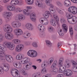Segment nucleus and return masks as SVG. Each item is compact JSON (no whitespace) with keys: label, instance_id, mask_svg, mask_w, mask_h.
Wrapping results in <instances>:
<instances>
[{"label":"nucleus","instance_id":"774afa93","mask_svg":"<svg viewBox=\"0 0 77 77\" xmlns=\"http://www.w3.org/2000/svg\"><path fill=\"white\" fill-rule=\"evenodd\" d=\"M63 76L62 74H59L57 75V77H62Z\"/></svg>","mask_w":77,"mask_h":77},{"label":"nucleus","instance_id":"39448f33","mask_svg":"<svg viewBox=\"0 0 77 77\" xmlns=\"http://www.w3.org/2000/svg\"><path fill=\"white\" fill-rule=\"evenodd\" d=\"M27 55L30 57H35L37 56V52L35 50H31L29 51L27 53Z\"/></svg>","mask_w":77,"mask_h":77},{"label":"nucleus","instance_id":"338daca9","mask_svg":"<svg viewBox=\"0 0 77 77\" xmlns=\"http://www.w3.org/2000/svg\"><path fill=\"white\" fill-rule=\"evenodd\" d=\"M58 6H60V7H62V6H63V4L62 3V2H60V4H59V5H58Z\"/></svg>","mask_w":77,"mask_h":77},{"label":"nucleus","instance_id":"c756f323","mask_svg":"<svg viewBox=\"0 0 77 77\" xmlns=\"http://www.w3.org/2000/svg\"><path fill=\"white\" fill-rule=\"evenodd\" d=\"M32 63L31 62H28L27 63V65L25 66V68H24L25 69H26V70H29L30 69V65H32Z\"/></svg>","mask_w":77,"mask_h":77},{"label":"nucleus","instance_id":"ddd939ff","mask_svg":"<svg viewBox=\"0 0 77 77\" xmlns=\"http://www.w3.org/2000/svg\"><path fill=\"white\" fill-rule=\"evenodd\" d=\"M14 32L15 34L17 36L21 35L23 33V32L22 29L18 28L15 29L14 31Z\"/></svg>","mask_w":77,"mask_h":77},{"label":"nucleus","instance_id":"5fc2aeb1","mask_svg":"<svg viewBox=\"0 0 77 77\" xmlns=\"http://www.w3.org/2000/svg\"><path fill=\"white\" fill-rule=\"evenodd\" d=\"M33 2H34L33 0H31L29 2V3H28V5H32V4L33 3Z\"/></svg>","mask_w":77,"mask_h":77},{"label":"nucleus","instance_id":"72a5a7b5","mask_svg":"<svg viewBox=\"0 0 77 77\" xmlns=\"http://www.w3.org/2000/svg\"><path fill=\"white\" fill-rule=\"evenodd\" d=\"M53 16L54 19L56 20L57 22V24H58L59 23H58V22L59 21V19L58 18V16L56 14H53Z\"/></svg>","mask_w":77,"mask_h":77},{"label":"nucleus","instance_id":"c85d7f7f","mask_svg":"<svg viewBox=\"0 0 77 77\" xmlns=\"http://www.w3.org/2000/svg\"><path fill=\"white\" fill-rule=\"evenodd\" d=\"M35 17V14L34 13H32L31 14L30 16V18L32 21H35L36 18H34Z\"/></svg>","mask_w":77,"mask_h":77},{"label":"nucleus","instance_id":"a878e982","mask_svg":"<svg viewBox=\"0 0 77 77\" xmlns=\"http://www.w3.org/2000/svg\"><path fill=\"white\" fill-rule=\"evenodd\" d=\"M54 29L52 26H50L48 28V31L49 33H52L54 32Z\"/></svg>","mask_w":77,"mask_h":77},{"label":"nucleus","instance_id":"09e8293b","mask_svg":"<svg viewBox=\"0 0 77 77\" xmlns=\"http://www.w3.org/2000/svg\"><path fill=\"white\" fill-rule=\"evenodd\" d=\"M58 32L60 36H63V34L62 32V30L61 29H58Z\"/></svg>","mask_w":77,"mask_h":77},{"label":"nucleus","instance_id":"79ce46f5","mask_svg":"<svg viewBox=\"0 0 77 77\" xmlns=\"http://www.w3.org/2000/svg\"><path fill=\"white\" fill-rule=\"evenodd\" d=\"M50 22H51V23L52 24L53 26H56V24H57L56 22L55 21H54L52 19L50 20Z\"/></svg>","mask_w":77,"mask_h":77},{"label":"nucleus","instance_id":"4c0bfd02","mask_svg":"<svg viewBox=\"0 0 77 77\" xmlns=\"http://www.w3.org/2000/svg\"><path fill=\"white\" fill-rule=\"evenodd\" d=\"M14 44H19L20 43V40L18 39H14L12 41Z\"/></svg>","mask_w":77,"mask_h":77},{"label":"nucleus","instance_id":"393cba45","mask_svg":"<svg viewBox=\"0 0 77 77\" xmlns=\"http://www.w3.org/2000/svg\"><path fill=\"white\" fill-rule=\"evenodd\" d=\"M12 13L10 12H6L4 13L3 14V17L5 18H7V17H10V16L12 15Z\"/></svg>","mask_w":77,"mask_h":77},{"label":"nucleus","instance_id":"a211bd4d","mask_svg":"<svg viewBox=\"0 0 77 77\" xmlns=\"http://www.w3.org/2000/svg\"><path fill=\"white\" fill-rule=\"evenodd\" d=\"M75 22V23H77V18L75 16L73 17L71 19L68 20V22L70 24H73L72 22Z\"/></svg>","mask_w":77,"mask_h":77},{"label":"nucleus","instance_id":"69168bd1","mask_svg":"<svg viewBox=\"0 0 77 77\" xmlns=\"http://www.w3.org/2000/svg\"><path fill=\"white\" fill-rule=\"evenodd\" d=\"M36 75L38 77L39 76H40L41 75V73L40 72H38L37 73Z\"/></svg>","mask_w":77,"mask_h":77},{"label":"nucleus","instance_id":"13d9d810","mask_svg":"<svg viewBox=\"0 0 77 77\" xmlns=\"http://www.w3.org/2000/svg\"><path fill=\"white\" fill-rule=\"evenodd\" d=\"M72 65H73V66H75L76 65H77V63L75 62L74 61H73L72 62Z\"/></svg>","mask_w":77,"mask_h":77},{"label":"nucleus","instance_id":"473e14b6","mask_svg":"<svg viewBox=\"0 0 77 77\" xmlns=\"http://www.w3.org/2000/svg\"><path fill=\"white\" fill-rule=\"evenodd\" d=\"M23 57V55L22 54H19L16 56V59L17 60H20Z\"/></svg>","mask_w":77,"mask_h":77},{"label":"nucleus","instance_id":"49530a36","mask_svg":"<svg viewBox=\"0 0 77 77\" xmlns=\"http://www.w3.org/2000/svg\"><path fill=\"white\" fill-rule=\"evenodd\" d=\"M23 59L25 63H28L29 60V58L27 57L24 58Z\"/></svg>","mask_w":77,"mask_h":77},{"label":"nucleus","instance_id":"9b49d317","mask_svg":"<svg viewBox=\"0 0 77 77\" xmlns=\"http://www.w3.org/2000/svg\"><path fill=\"white\" fill-rule=\"evenodd\" d=\"M7 32L5 34V37L8 40L12 39L14 38V34L12 33Z\"/></svg>","mask_w":77,"mask_h":77},{"label":"nucleus","instance_id":"0e129e2a","mask_svg":"<svg viewBox=\"0 0 77 77\" xmlns=\"http://www.w3.org/2000/svg\"><path fill=\"white\" fill-rule=\"evenodd\" d=\"M71 1L74 3H77V0H71Z\"/></svg>","mask_w":77,"mask_h":77},{"label":"nucleus","instance_id":"58836bf2","mask_svg":"<svg viewBox=\"0 0 77 77\" xmlns=\"http://www.w3.org/2000/svg\"><path fill=\"white\" fill-rule=\"evenodd\" d=\"M51 72L53 74H56L57 72V71H58V69L57 68H55V69L51 70Z\"/></svg>","mask_w":77,"mask_h":77},{"label":"nucleus","instance_id":"2eb2a0df","mask_svg":"<svg viewBox=\"0 0 77 77\" xmlns=\"http://www.w3.org/2000/svg\"><path fill=\"white\" fill-rule=\"evenodd\" d=\"M26 28L30 31H32L33 30V26L32 24L30 23H27L25 25Z\"/></svg>","mask_w":77,"mask_h":77},{"label":"nucleus","instance_id":"0eeeda50","mask_svg":"<svg viewBox=\"0 0 77 77\" xmlns=\"http://www.w3.org/2000/svg\"><path fill=\"white\" fill-rule=\"evenodd\" d=\"M11 74L14 77H20V74H18V71L16 69H12L11 70Z\"/></svg>","mask_w":77,"mask_h":77},{"label":"nucleus","instance_id":"7ed1b4c3","mask_svg":"<svg viewBox=\"0 0 77 77\" xmlns=\"http://www.w3.org/2000/svg\"><path fill=\"white\" fill-rule=\"evenodd\" d=\"M3 44L4 46L7 47L11 50H13L14 49L15 45L12 42H7L5 41L3 42Z\"/></svg>","mask_w":77,"mask_h":77},{"label":"nucleus","instance_id":"603ef678","mask_svg":"<svg viewBox=\"0 0 77 77\" xmlns=\"http://www.w3.org/2000/svg\"><path fill=\"white\" fill-rule=\"evenodd\" d=\"M60 21L61 23H66V21L65 20L64 18H61L60 19Z\"/></svg>","mask_w":77,"mask_h":77},{"label":"nucleus","instance_id":"37998d69","mask_svg":"<svg viewBox=\"0 0 77 77\" xmlns=\"http://www.w3.org/2000/svg\"><path fill=\"white\" fill-rule=\"evenodd\" d=\"M11 5H17V0H12L10 2Z\"/></svg>","mask_w":77,"mask_h":77},{"label":"nucleus","instance_id":"c03bdc74","mask_svg":"<svg viewBox=\"0 0 77 77\" xmlns=\"http://www.w3.org/2000/svg\"><path fill=\"white\" fill-rule=\"evenodd\" d=\"M46 36V34L44 32H42L39 34V36L41 38H44Z\"/></svg>","mask_w":77,"mask_h":77},{"label":"nucleus","instance_id":"e433bc0d","mask_svg":"<svg viewBox=\"0 0 77 77\" xmlns=\"http://www.w3.org/2000/svg\"><path fill=\"white\" fill-rule=\"evenodd\" d=\"M56 11H57V12L60 15H62V14H63V12L62 10L60 8H56Z\"/></svg>","mask_w":77,"mask_h":77},{"label":"nucleus","instance_id":"8fccbe9b","mask_svg":"<svg viewBox=\"0 0 77 77\" xmlns=\"http://www.w3.org/2000/svg\"><path fill=\"white\" fill-rule=\"evenodd\" d=\"M32 45L33 47L35 48H37V47H38V44H37V43L36 42H33L32 43Z\"/></svg>","mask_w":77,"mask_h":77},{"label":"nucleus","instance_id":"9d476101","mask_svg":"<svg viewBox=\"0 0 77 77\" xmlns=\"http://www.w3.org/2000/svg\"><path fill=\"white\" fill-rule=\"evenodd\" d=\"M25 16L23 14H18L15 17L16 20L17 21H23L25 20Z\"/></svg>","mask_w":77,"mask_h":77},{"label":"nucleus","instance_id":"ea45409f","mask_svg":"<svg viewBox=\"0 0 77 77\" xmlns=\"http://www.w3.org/2000/svg\"><path fill=\"white\" fill-rule=\"evenodd\" d=\"M16 2L17 5H23V0H17Z\"/></svg>","mask_w":77,"mask_h":77},{"label":"nucleus","instance_id":"680f3d73","mask_svg":"<svg viewBox=\"0 0 77 77\" xmlns=\"http://www.w3.org/2000/svg\"><path fill=\"white\" fill-rule=\"evenodd\" d=\"M69 32H71L73 31V29H72V26H70L69 28Z\"/></svg>","mask_w":77,"mask_h":77},{"label":"nucleus","instance_id":"4468645a","mask_svg":"<svg viewBox=\"0 0 77 77\" xmlns=\"http://www.w3.org/2000/svg\"><path fill=\"white\" fill-rule=\"evenodd\" d=\"M24 45L23 44H20L18 45L16 48V51L20 52L23 50L24 48Z\"/></svg>","mask_w":77,"mask_h":77},{"label":"nucleus","instance_id":"2f4dec72","mask_svg":"<svg viewBox=\"0 0 77 77\" xmlns=\"http://www.w3.org/2000/svg\"><path fill=\"white\" fill-rule=\"evenodd\" d=\"M49 15H51V17H52V15H51V14H50V12L48 11H45V13L44 16L45 18H48V17H49Z\"/></svg>","mask_w":77,"mask_h":77},{"label":"nucleus","instance_id":"4be33fe9","mask_svg":"<svg viewBox=\"0 0 77 77\" xmlns=\"http://www.w3.org/2000/svg\"><path fill=\"white\" fill-rule=\"evenodd\" d=\"M35 4L36 6L39 8L42 7L43 5V4L39 0L36 1Z\"/></svg>","mask_w":77,"mask_h":77},{"label":"nucleus","instance_id":"4d7b16f0","mask_svg":"<svg viewBox=\"0 0 77 77\" xmlns=\"http://www.w3.org/2000/svg\"><path fill=\"white\" fill-rule=\"evenodd\" d=\"M20 63L21 64H24V63H24V60H23V59L22 60H20Z\"/></svg>","mask_w":77,"mask_h":77},{"label":"nucleus","instance_id":"3c124183","mask_svg":"<svg viewBox=\"0 0 77 77\" xmlns=\"http://www.w3.org/2000/svg\"><path fill=\"white\" fill-rule=\"evenodd\" d=\"M72 70V71H73V72H77V66H73Z\"/></svg>","mask_w":77,"mask_h":77},{"label":"nucleus","instance_id":"c9c22d12","mask_svg":"<svg viewBox=\"0 0 77 77\" xmlns=\"http://www.w3.org/2000/svg\"><path fill=\"white\" fill-rule=\"evenodd\" d=\"M0 49L2 51H6V48L3 45V44H0Z\"/></svg>","mask_w":77,"mask_h":77},{"label":"nucleus","instance_id":"1a4fd4ad","mask_svg":"<svg viewBox=\"0 0 77 77\" xmlns=\"http://www.w3.org/2000/svg\"><path fill=\"white\" fill-rule=\"evenodd\" d=\"M4 30L7 33H11L12 32V28L9 25L6 24L4 28Z\"/></svg>","mask_w":77,"mask_h":77},{"label":"nucleus","instance_id":"7c9ffc66","mask_svg":"<svg viewBox=\"0 0 77 77\" xmlns=\"http://www.w3.org/2000/svg\"><path fill=\"white\" fill-rule=\"evenodd\" d=\"M62 26L64 32H67V31H68V27H67V25L65 24H63L62 25Z\"/></svg>","mask_w":77,"mask_h":77},{"label":"nucleus","instance_id":"423d86ee","mask_svg":"<svg viewBox=\"0 0 77 77\" xmlns=\"http://www.w3.org/2000/svg\"><path fill=\"white\" fill-rule=\"evenodd\" d=\"M5 68L4 69L3 68L0 67V74H2L4 73V70L6 72H7L9 71V65L7 64L4 66Z\"/></svg>","mask_w":77,"mask_h":77},{"label":"nucleus","instance_id":"b1692460","mask_svg":"<svg viewBox=\"0 0 77 77\" xmlns=\"http://www.w3.org/2000/svg\"><path fill=\"white\" fill-rule=\"evenodd\" d=\"M30 36H31V33L26 31L24 32V34L23 35V36L24 38H28L30 37Z\"/></svg>","mask_w":77,"mask_h":77},{"label":"nucleus","instance_id":"f704fd0d","mask_svg":"<svg viewBox=\"0 0 77 77\" xmlns=\"http://www.w3.org/2000/svg\"><path fill=\"white\" fill-rule=\"evenodd\" d=\"M57 61H55L54 63H53L51 66V68L53 69V68H56V66H57Z\"/></svg>","mask_w":77,"mask_h":77},{"label":"nucleus","instance_id":"cd10ccee","mask_svg":"<svg viewBox=\"0 0 77 77\" xmlns=\"http://www.w3.org/2000/svg\"><path fill=\"white\" fill-rule=\"evenodd\" d=\"M23 13L26 15H30V11L27 9H25L23 10Z\"/></svg>","mask_w":77,"mask_h":77},{"label":"nucleus","instance_id":"20e7f679","mask_svg":"<svg viewBox=\"0 0 77 77\" xmlns=\"http://www.w3.org/2000/svg\"><path fill=\"white\" fill-rule=\"evenodd\" d=\"M63 58H61L59 60L58 66L60 67L59 69V71L60 72H64L65 71V68L63 67Z\"/></svg>","mask_w":77,"mask_h":77},{"label":"nucleus","instance_id":"5701e85b","mask_svg":"<svg viewBox=\"0 0 77 77\" xmlns=\"http://www.w3.org/2000/svg\"><path fill=\"white\" fill-rule=\"evenodd\" d=\"M7 9L9 11H14L15 9V7L13 6L9 5L7 7Z\"/></svg>","mask_w":77,"mask_h":77},{"label":"nucleus","instance_id":"de8ad7c7","mask_svg":"<svg viewBox=\"0 0 77 77\" xmlns=\"http://www.w3.org/2000/svg\"><path fill=\"white\" fill-rule=\"evenodd\" d=\"M46 45L47 46H48V47H50L51 45H52V44H51V43L48 40H46Z\"/></svg>","mask_w":77,"mask_h":77},{"label":"nucleus","instance_id":"e2e57ef3","mask_svg":"<svg viewBox=\"0 0 77 77\" xmlns=\"http://www.w3.org/2000/svg\"><path fill=\"white\" fill-rule=\"evenodd\" d=\"M3 6L0 5V12H1V11H3Z\"/></svg>","mask_w":77,"mask_h":77},{"label":"nucleus","instance_id":"f3484780","mask_svg":"<svg viewBox=\"0 0 77 77\" xmlns=\"http://www.w3.org/2000/svg\"><path fill=\"white\" fill-rule=\"evenodd\" d=\"M64 73L67 75V76H70L72 74V72L69 69L65 70L64 71Z\"/></svg>","mask_w":77,"mask_h":77},{"label":"nucleus","instance_id":"bb28decb","mask_svg":"<svg viewBox=\"0 0 77 77\" xmlns=\"http://www.w3.org/2000/svg\"><path fill=\"white\" fill-rule=\"evenodd\" d=\"M50 2H51L52 1V0H45V3L46 5H47V6H50V8H53L54 7V6L53 5L50 4Z\"/></svg>","mask_w":77,"mask_h":77},{"label":"nucleus","instance_id":"412c9836","mask_svg":"<svg viewBox=\"0 0 77 77\" xmlns=\"http://www.w3.org/2000/svg\"><path fill=\"white\" fill-rule=\"evenodd\" d=\"M64 5L65 6L69 7L71 5V3L69 0H66L64 2Z\"/></svg>","mask_w":77,"mask_h":77},{"label":"nucleus","instance_id":"6e6d98bb","mask_svg":"<svg viewBox=\"0 0 77 77\" xmlns=\"http://www.w3.org/2000/svg\"><path fill=\"white\" fill-rule=\"evenodd\" d=\"M13 65L14 67H17L18 66V64H17V63L16 62H14Z\"/></svg>","mask_w":77,"mask_h":77},{"label":"nucleus","instance_id":"f8f14e48","mask_svg":"<svg viewBox=\"0 0 77 77\" xmlns=\"http://www.w3.org/2000/svg\"><path fill=\"white\" fill-rule=\"evenodd\" d=\"M12 25L14 28H18L21 26V24L20 22L14 21L12 23Z\"/></svg>","mask_w":77,"mask_h":77},{"label":"nucleus","instance_id":"f257e3e1","mask_svg":"<svg viewBox=\"0 0 77 77\" xmlns=\"http://www.w3.org/2000/svg\"><path fill=\"white\" fill-rule=\"evenodd\" d=\"M4 56L5 57L6 59L8 62L11 63L14 61V59L12 56L9 55H6L5 54V53L3 51H0V57H2V58H0V60H3V57H4Z\"/></svg>","mask_w":77,"mask_h":77},{"label":"nucleus","instance_id":"a19ab883","mask_svg":"<svg viewBox=\"0 0 77 77\" xmlns=\"http://www.w3.org/2000/svg\"><path fill=\"white\" fill-rule=\"evenodd\" d=\"M41 72L42 74H45L47 72V70L45 68H43L41 69Z\"/></svg>","mask_w":77,"mask_h":77},{"label":"nucleus","instance_id":"6ab92c4d","mask_svg":"<svg viewBox=\"0 0 77 77\" xmlns=\"http://www.w3.org/2000/svg\"><path fill=\"white\" fill-rule=\"evenodd\" d=\"M40 22L44 25H48V20L46 18L44 20H42V18H41L40 19Z\"/></svg>","mask_w":77,"mask_h":77},{"label":"nucleus","instance_id":"052dcab7","mask_svg":"<svg viewBox=\"0 0 77 77\" xmlns=\"http://www.w3.org/2000/svg\"><path fill=\"white\" fill-rule=\"evenodd\" d=\"M15 11L16 12H19V8H16L15 9Z\"/></svg>","mask_w":77,"mask_h":77},{"label":"nucleus","instance_id":"bf43d9fd","mask_svg":"<svg viewBox=\"0 0 77 77\" xmlns=\"http://www.w3.org/2000/svg\"><path fill=\"white\" fill-rule=\"evenodd\" d=\"M6 20L7 22L11 20V18L10 17H6Z\"/></svg>","mask_w":77,"mask_h":77},{"label":"nucleus","instance_id":"a18cd8bd","mask_svg":"<svg viewBox=\"0 0 77 77\" xmlns=\"http://www.w3.org/2000/svg\"><path fill=\"white\" fill-rule=\"evenodd\" d=\"M66 16L68 18L67 19L68 21V20H69L71 19L73 17H72V15L70 14H67Z\"/></svg>","mask_w":77,"mask_h":77},{"label":"nucleus","instance_id":"dca6fc26","mask_svg":"<svg viewBox=\"0 0 77 77\" xmlns=\"http://www.w3.org/2000/svg\"><path fill=\"white\" fill-rule=\"evenodd\" d=\"M71 66V62L69 60H67L65 61V67L66 68H69Z\"/></svg>","mask_w":77,"mask_h":77},{"label":"nucleus","instance_id":"864d4df0","mask_svg":"<svg viewBox=\"0 0 77 77\" xmlns=\"http://www.w3.org/2000/svg\"><path fill=\"white\" fill-rule=\"evenodd\" d=\"M4 38V36L2 34H0V41H2Z\"/></svg>","mask_w":77,"mask_h":77},{"label":"nucleus","instance_id":"6e6552de","mask_svg":"<svg viewBox=\"0 0 77 77\" xmlns=\"http://www.w3.org/2000/svg\"><path fill=\"white\" fill-rule=\"evenodd\" d=\"M68 11L72 14H76L77 13V8L75 6L70 7L69 8Z\"/></svg>","mask_w":77,"mask_h":77},{"label":"nucleus","instance_id":"f03ea898","mask_svg":"<svg viewBox=\"0 0 77 77\" xmlns=\"http://www.w3.org/2000/svg\"><path fill=\"white\" fill-rule=\"evenodd\" d=\"M54 59L53 58H50L47 61V60H45L42 64V68H46L48 65L50 66L51 63L53 62Z\"/></svg>","mask_w":77,"mask_h":77},{"label":"nucleus","instance_id":"aec40b11","mask_svg":"<svg viewBox=\"0 0 77 77\" xmlns=\"http://www.w3.org/2000/svg\"><path fill=\"white\" fill-rule=\"evenodd\" d=\"M38 28V30L41 31L42 32H45V27L44 26H42V24H39Z\"/></svg>","mask_w":77,"mask_h":77}]
</instances>
